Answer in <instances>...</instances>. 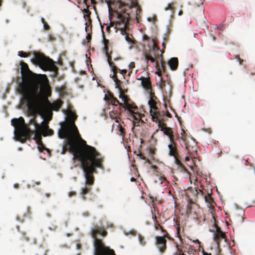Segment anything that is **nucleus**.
<instances>
[{"mask_svg": "<svg viewBox=\"0 0 255 255\" xmlns=\"http://www.w3.org/2000/svg\"><path fill=\"white\" fill-rule=\"evenodd\" d=\"M21 71L22 76L29 81L19 85V93L26 103L28 111L31 115L48 109V78L46 75L33 73L27 64L22 62Z\"/></svg>", "mask_w": 255, "mask_h": 255, "instance_id": "f257e3e1", "label": "nucleus"}, {"mask_svg": "<svg viewBox=\"0 0 255 255\" xmlns=\"http://www.w3.org/2000/svg\"><path fill=\"white\" fill-rule=\"evenodd\" d=\"M65 138L69 151L73 154V159H78L81 162L86 184L93 185L95 181L93 174L97 172L96 168H104V157L95 147L87 144L86 141L80 136L78 129L66 135Z\"/></svg>", "mask_w": 255, "mask_h": 255, "instance_id": "f03ea898", "label": "nucleus"}, {"mask_svg": "<svg viewBox=\"0 0 255 255\" xmlns=\"http://www.w3.org/2000/svg\"><path fill=\"white\" fill-rule=\"evenodd\" d=\"M42 119L41 125L36 121V114L32 115L33 118L30 120L29 125L34 126V130H31L25 124L22 117L11 120V125L14 127V134L16 139L21 142H24L27 139H30L31 135H34V139L38 144V148L40 152V158L46 160L45 157L42 155L43 150L48 152V148L44 146L41 140V136H48V109L42 111L37 112Z\"/></svg>", "mask_w": 255, "mask_h": 255, "instance_id": "7ed1b4c3", "label": "nucleus"}, {"mask_svg": "<svg viewBox=\"0 0 255 255\" xmlns=\"http://www.w3.org/2000/svg\"><path fill=\"white\" fill-rule=\"evenodd\" d=\"M106 237L108 232L103 226L95 225L91 230V235L94 239V255H116L113 249L105 245L103 241L98 238V235Z\"/></svg>", "mask_w": 255, "mask_h": 255, "instance_id": "20e7f679", "label": "nucleus"}, {"mask_svg": "<svg viewBox=\"0 0 255 255\" xmlns=\"http://www.w3.org/2000/svg\"><path fill=\"white\" fill-rule=\"evenodd\" d=\"M73 106L68 102L67 109L62 110L67 117L66 121L61 123V128L58 131V136L60 138H65L66 135L78 129L75 124L78 116L73 111Z\"/></svg>", "mask_w": 255, "mask_h": 255, "instance_id": "39448f33", "label": "nucleus"}, {"mask_svg": "<svg viewBox=\"0 0 255 255\" xmlns=\"http://www.w3.org/2000/svg\"><path fill=\"white\" fill-rule=\"evenodd\" d=\"M117 14L118 20L116 23V28L120 29L122 35H127L126 28L129 22V15L125 11L123 13L117 12Z\"/></svg>", "mask_w": 255, "mask_h": 255, "instance_id": "423d86ee", "label": "nucleus"}, {"mask_svg": "<svg viewBox=\"0 0 255 255\" xmlns=\"http://www.w3.org/2000/svg\"><path fill=\"white\" fill-rule=\"evenodd\" d=\"M120 94L119 98L124 102V104L120 103V107L127 110L128 111H131V109L137 110V106L127 96L122 92V90L119 88Z\"/></svg>", "mask_w": 255, "mask_h": 255, "instance_id": "0eeeda50", "label": "nucleus"}, {"mask_svg": "<svg viewBox=\"0 0 255 255\" xmlns=\"http://www.w3.org/2000/svg\"><path fill=\"white\" fill-rule=\"evenodd\" d=\"M166 238L171 239L168 233L164 234L162 236H155V245L161 254L164 253L166 250Z\"/></svg>", "mask_w": 255, "mask_h": 255, "instance_id": "6e6552de", "label": "nucleus"}, {"mask_svg": "<svg viewBox=\"0 0 255 255\" xmlns=\"http://www.w3.org/2000/svg\"><path fill=\"white\" fill-rule=\"evenodd\" d=\"M34 58L32 59V61L39 65L43 70L48 71V57L39 52H34Z\"/></svg>", "mask_w": 255, "mask_h": 255, "instance_id": "1a4fd4ad", "label": "nucleus"}, {"mask_svg": "<svg viewBox=\"0 0 255 255\" xmlns=\"http://www.w3.org/2000/svg\"><path fill=\"white\" fill-rule=\"evenodd\" d=\"M176 139L172 140L170 141V143L168 145L169 149L168 155L176 157L178 155V149H177V143L176 141Z\"/></svg>", "mask_w": 255, "mask_h": 255, "instance_id": "9d476101", "label": "nucleus"}, {"mask_svg": "<svg viewBox=\"0 0 255 255\" xmlns=\"http://www.w3.org/2000/svg\"><path fill=\"white\" fill-rule=\"evenodd\" d=\"M214 226L216 228V233L214 234V240L217 244H219L221 239H225L226 235L216 223L214 224Z\"/></svg>", "mask_w": 255, "mask_h": 255, "instance_id": "9b49d317", "label": "nucleus"}, {"mask_svg": "<svg viewBox=\"0 0 255 255\" xmlns=\"http://www.w3.org/2000/svg\"><path fill=\"white\" fill-rule=\"evenodd\" d=\"M49 71L52 72L51 77H55L58 73V68L56 65V62L49 57Z\"/></svg>", "mask_w": 255, "mask_h": 255, "instance_id": "f8f14e48", "label": "nucleus"}, {"mask_svg": "<svg viewBox=\"0 0 255 255\" xmlns=\"http://www.w3.org/2000/svg\"><path fill=\"white\" fill-rule=\"evenodd\" d=\"M161 131L163 132L164 135L168 136L169 141L177 139V137L174 134V132L171 128L168 127L166 128H162Z\"/></svg>", "mask_w": 255, "mask_h": 255, "instance_id": "ddd939ff", "label": "nucleus"}, {"mask_svg": "<svg viewBox=\"0 0 255 255\" xmlns=\"http://www.w3.org/2000/svg\"><path fill=\"white\" fill-rule=\"evenodd\" d=\"M63 102L61 100L58 99L53 103L50 102V109L52 111H58L62 106Z\"/></svg>", "mask_w": 255, "mask_h": 255, "instance_id": "4468645a", "label": "nucleus"}, {"mask_svg": "<svg viewBox=\"0 0 255 255\" xmlns=\"http://www.w3.org/2000/svg\"><path fill=\"white\" fill-rule=\"evenodd\" d=\"M170 69L172 71L176 70L178 66V59L177 57L171 58L168 62Z\"/></svg>", "mask_w": 255, "mask_h": 255, "instance_id": "2eb2a0df", "label": "nucleus"}, {"mask_svg": "<svg viewBox=\"0 0 255 255\" xmlns=\"http://www.w3.org/2000/svg\"><path fill=\"white\" fill-rule=\"evenodd\" d=\"M141 84L142 87L146 90L149 91L152 88L151 82L150 81V78L149 76L145 78V80H144L142 82H141Z\"/></svg>", "mask_w": 255, "mask_h": 255, "instance_id": "dca6fc26", "label": "nucleus"}, {"mask_svg": "<svg viewBox=\"0 0 255 255\" xmlns=\"http://www.w3.org/2000/svg\"><path fill=\"white\" fill-rule=\"evenodd\" d=\"M17 239L18 241L20 243L21 245H23V242H28L29 241V239L28 237L26 236V233L24 232L20 233L19 235L17 237Z\"/></svg>", "mask_w": 255, "mask_h": 255, "instance_id": "f3484780", "label": "nucleus"}, {"mask_svg": "<svg viewBox=\"0 0 255 255\" xmlns=\"http://www.w3.org/2000/svg\"><path fill=\"white\" fill-rule=\"evenodd\" d=\"M150 115L152 117V120L154 122L158 124L160 121V119L158 118V116H160V112L158 110L150 111Z\"/></svg>", "mask_w": 255, "mask_h": 255, "instance_id": "a211bd4d", "label": "nucleus"}, {"mask_svg": "<svg viewBox=\"0 0 255 255\" xmlns=\"http://www.w3.org/2000/svg\"><path fill=\"white\" fill-rule=\"evenodd\" d=\"M156 99H150L148 103L150 107V111H157L158 108L156 106V102L155 100Z\"/></svg>", "mask_w": 255, "mask_h": 255, "instance_id": "6ab92c4d", "label": "nucleus"}, {"mask_svg": "<svg viewBox=\"0 0 255 255\" xmlns=\"http://www.w3.org/2000/svg\"><path fill=\"white\" fill-rule=\"evenodd\" d=\"M136 110L131 109V111H128L130 114L132 115V117L134 120L139 121L141 119V115L138 112H135Z\"/></svg>", "mask_w": 255, "mask_h": 255, "instance_id": "aec40b11", "label": "nucleus"}, {"mask_svg": "<svg viewBox=\"0 0 255 255\" xmlns=\"http://www.w3.org/2000/svg\"><path fill=\"white\" fill-rule=\"evenodd\" d=\"M57 90L59 93V94L61 97H63L65 95H67V88L65 86L57 87Z\"/></svg>", "mask_w": 255, "mask_h": 255, "instance_id": "412c9836", "label": "nucleus"}, {"mask_svg": "<svg viewBox=\"0 0 255 255\" xmlns=\"http://www.w3.org/2000/svg\"><path fill=\"white\" fill-rule=\"evenodd\" d=\"M112 71L113 72V75H110V77L113 78V79L118 78L117 77V71H118V68L116 67V66H113L112 67H111Z\"/></svg>", "mask_w": 255, "mask_h": 255, "instance_id": "4be33fe9", "label": "nucleus"}, {"mask_svg": "<svg viewBox=\"0 0 255 255\" xmlns=\"http://www.w3.org/2000/svg\"><path fill=\"white\" fill-rule=\"evenodd\" d=\"M112 52L111 51L108 54V55H106V56L107 57V60L108 63L111 67H112L113 66H116L115 64L112 61Z\"/></svg>", "mask_w": 255, "mask_h": 255, "instance_id": "5701e85b", "label": "nucleus"}, {"mask_svg": "<svg viewBox=\"0 0 255 255\" xmlns=\"http://www.w3.org/2000/svg\"><path fill=\"white\" fill-rule=\"evenodd\" d=\"M167 125L165 123L163 120H160V121L158 123V126L160 130L161 131L162 128H166L167 127Z\"/></svg>", "mask_w": 255, "mask_h": 255, "instance_id": "b1692460", "label": "nucleus"}, {"mask_svg": "<svg viewBox=\"0 0 255 255\" xmlns=\"http://www.w3.org/2000/svg\"><path fill=\"white\" fill-rule=\"evenodd\" d=\"M109 103L114 106H118L120 104V102L118 100V99L115 98V99H113L112 100L109 101Z\"/></svg>", "mask_w": 255, "mask_h": 255, "instance_id": "393cba45", "label": "nucleus"}, {"mask_svg": "<svg viewBox=\"0 0 255 255\" xmlns=\"http://www.w3.org/2000/svg\"><path fill=\"white\" fill-rule=\"evenodd\" d=\"M65 145L63 146V149H62V152H61L62 154H65V152L68 150L69 151V147L67 145V143H66V139L65 140Z\"/></svg>", "mask_w": 255, "mask_h": 255, "instance_id": "a878e982", "label": "nucleus"}, {"mask_svg": "<svg viewBox=\"0 0 255 255\" xmlns=\"http://www.w3.org/2000/svg\"><path fill=\"white\" fill-rule=\"evenodd\" d=\"M145 57L146 60H150L152 63H156L155 59L152 57L151 55L146 54Z\"/></svg>", "mask_w": 255, "mask_h": 255, "instance_id": "bb28decb", "label": "nucleus"}, {"mask_svg": "<svg viewBox=\"0 0 255 255\" xmlns=\"http://www.w3.org/2000/svg\"><path fill=\"white\" fill-rule=\"evenodd\" d=\"M155 67L157 69V71L156 72V74L159 76H161V70L159 69V64H158V63L157 62H156L155 63Z\"/></svg>", "mask_w": 255, "mask_h": 255, "instance_id": "cd10ccee", "label": "nucleus"}, {"mask_svg": "<svg viewBox=\"0 0 255 255\" xmlns=\"http://www.w3.org/2000/svg\"><path fill=\"white\" fill-rule=\"evenodd\" d=\"M175 158V163L180 167H184L183 164L177 158V156L176 157H174Z\"/></svg>", "mask_w": 255, "mask_h": 255, "instance_id": "c85d7f7f", "label": "nucleus"}, {"mask_svg": "<svg viewBox=\"0 0 255 255\" xmlns=\"http://www.w3.org/2000/svg\"><path fill=\"white\" fill-rule=\"evenodd\" d=\"M146 92L149 93L150 99H157V97L155 96L154 93L152 92V88L149 91H146Z\"/></svg>", "mask_w": 255, "mask_h": 255, "instance_id": "c756f323", "label": "nucleus"}, {"mask_svg": "<svg viewBox=\"0 0 255 255\" xmlns=\"http://www.w3.org/2000/svg\"><path fill=\"white\" fill-rule=\"evenodd\" d=\"M18 55L21 57H27L28 56L29 54L23 51H20L18 52Z\"/></svg>", "mask_w": 255, "mask_h": 255, "instance_id": "7c9ffc66", "label": "nucleus"}, {"mask_svg": "<svg viewBox=\"0 0 255 255\" xmlns=\"http://www.w3.org/2000/svg\"><path fill=\"white\" fill-rule=\"evenodd\" d=\"M114 82H115L116 87L119 88L122 84L121 81L120 80H119L118 78L114 79Z\"/></svg>", "mask_w": 255, "mask_h": 255, "instance_id": "2f4dec72", "label": "nucleus"}, {"mask_svg": "<svg viewBox=\"0 0 255 255\" xmlns=\"http://www.w3.org/2000/svg\"><path fill=\"white\" fill-rule=\"evenodd\" d=\"M173 3H169L168 5L165 8V10H168L170 9L173 11L174 10V7H173Z\"/></svg>", "mask_w": 255, "mask_h": 255, "instance_id": "473e14b6", "label": "nucleus"}, {"mask_svg": "<svg viewBox=\"0 0 255 255\" xmlns=\"http://www.w3.org/2000/svg\"><path fill=\"white\" fill-rule=\"evenodd\" d=\"M90 190V188H89L88 187L84 188L82 189L81 193L83 195H84L87 194L89 192Z\"/></svg>", "mask_w": 255, "mask_h": 255, "instance_id": "72a5a7b5", "label": "nucleus"}, {"mask_svg": "<svg viewBox=\"0 0 255 255\" xmlns=\"http://www.w3.org/2000/svg\"><path fill=\"white\" fill-rule=\"evenodd\" d=\"M52 110L50 109V102L49 101V122L52 119L53 113Z\"/></svg>", "mask_w": 255, "mask_h": 255, "instance_id": "f704fd0d", "label": "nucleus"}, {"mask_svg": "<svg viewBox=\"0 0 255 255\" xmlns=\"http://www.w3.org/2000/svg\"><path fill=\"white\" fill-rule=\"evenodd\" d=\"M195 4L197 6H199L200 5L202 4L204 2V0H194Z\"/></svg>", "mask_w": 255, "mask_h": 255, "instance_id": "c9c22d12", "label": "nucleus"}, {"mask_svg": "<svg viewBox=\"0 0 255 255\" xmlns=\"http://www.w3.org/2000/svg\"><path fill=\"white\" fill-rule=\"evenodd\" d=\"M153 41H154V40H153ZM153 50L154 51H158L159 50V47H158V46L156 44V43L153 41Z\"/></svg>", "mask_w": 255, "mask_h": 255, "instance_id": "e433bc0d", "label": "nucleus"}, {"mask_svg": "<svg viewBox=\"0 0 255 255\" xmlns=\"http://www.w3.org/2000/svg\"><path fill=\"white\" fill-rule=\"evenodd\" d=\"M41 21L43 23V26H44V29L45 30H47L48 29V24H47V23L46 22V21H45V20L43 18H41Z\"/></svg>", "mask_w": 255, "mask_h": 255, "instance_id": "4c0bfd02", "label": "nucleus"}, {"mask_svg": "<svg viewBox=\"0 0 255 255\" xmlns=\"http://www.w3.org/2000/svg\"><path fill=\"white\" fill-rule=\"evenodd\" d=\"M146 77H144L142 76H139V75L137 76V80L141 81V82H142L144 80H145Z\"/></svg>", "mask_w": 255, "mask_h": 255, "instance_id": "58836bf2", "label": "nucleus"}, {"mask_svg": "<svg viewBox=\"0 0 255 255\" xmlns=\"http://www.w3.org/2000/svg\"><path fill=\"white\" fill-rule=\"evenodd\" d=\"M114 23L115 22H113V21H110V25L109 26H107V27H106V30L108 31H110V27L111 26H113L114 25Z\"/></svg>", "mask_w": 255, "mask_h": 255, "instance_id": "ea45409f", "label": "nucleus"}, {"mask_svg": "<svg viewBox=\"0 0 255 255\" xmlns=\"http://www.w3.org/2000/svg\"><path fill=\"white\" fill-rule=\"evenodd\" d=\"M109 40L107 39L104 36H103V43L104 46L108 45L109 44Z\"/></svg>", "mask_w": 255, "mask_h": 255, "instance_id": "a19ab883", "label": "nucleus"}, {"mask_svg": "<svg viewBox=\"0 0 255 255\" xmlns=\"http://www.w3.org/2000/svg\"><path fill=\"white\" fill-rule=\"evenodd\" d=\"M236 59L239 61L240 64L242 65L243 64V60L242 59L240 58V57L239 55L236 56Z\"/></svg>", "mask_w": 255, "mask_h": 255, "instance_id": "79ce46f5", "label": "nucleus"}, {"mask_svg": "<svg viewBox=\"0 0 255 255\" xmlns=\"http://www.w3.org/2000/svg\"><path fill=\"white\" fill-rule=\"evenodd\" d=\"M108 50H109L108 45L104 46V51H105L106 55H108V54L109 53Z\"/></svg>", "mask_w": 255, "mask_h": 255, "instance_id": "37998d69", "label": "nucleus"}, {"mask_svg": "<svg viewBox=\"0 0 255 255\" xmlns=\"http://www.w3.org/2000/svg\"><path fill=\"white\" fill-rule=\"evenodd\" d=\"M120 131L121 132L122 135L124 136L125 134V128L121 126L120 128Z\"/></svg>", "mask_w": 255, "mask_h": 255, "instance_id": "c03bdc74", "label": "nucleus"}, {"mask_svg": "<svg viewBox=\"0 0 255 255\" xmlns=\"http://www.w3.org/2000/svg\"><path fill=\"white\" fill-rule=\"evenodd\" d=\"M135 67V63L133 62H131L129 64V69H132Z\"/></svg>", "mask_w": 255, "mask_h": 255, "instance_id": "a18cd8bd", "label": "nucleus"}, {"mask_svg": "<svg viewBox=\"0 0 255 255\" xmlns=\"http://www.w3.org/2000/svg\"><path fill=\"white\" fill-rule=\"evenodd\" d=\"M125 38L126 41H127L128 42H131L132 39L127 34L125 36Z\"/></svg>", "mask_w": 255, "mask_h": 255, "instance_id": "49530a36", "label": "nucleus"}, {"mask_svg": "<svg viewBox=\"0 0 255 255\" xmlns=\"http://www.w3.org/2000/svg\"><path fill=\"white\" fill-rule=\"evenodd\" d=\"M158 226H159V228L161 230V232L164 233V234H166V233H168L167 231L163 228L162 226H161L159 224H158Z\"/></svg>", "mask_w": 255, "mask_h": 255, "instance_id": "de8ad7c7", "label": "nucleus"}, {"mask_svg": "<svg viewBox=\"0 0 255 255\" xmlns=\"http://www.w3.org/2000/svg\"><path fill=\"white\" fill-rule=\"evenodd\" d=\"M119 71H120V73L124 76V75L127 73V70L123 69V70H120L119 69Z\"/></svg>", "mask_w": 255, "mask_h": 255, "instance_id": "09e8293b", "label": "nucleus"}, {"mask_svg": "<svg viewBox=\"0 0 255 255\" xmlns=\"http://www.w3.org/2000/svg\"><path fill=\"white\" fill-rule=\"evenodd\" d=\"M76 193L75 192H74V191H71V192H70L69 193V196L70 197H71L73 196L76 195Z\"/></svg>", "mask_w": 255, "mask_h": 255, "instance_id": "8fccbe9b", "label": "nucleus"}, {"mask_svg": "<svg viewBox=\"0 0 255 255\" xmlns=\"http://www.w3.org/2000/svg\"><path fill=\"white\" fill-rule=\"evenodd\" d=\"M48 38H49V41H53L54 40H55V38L53 37L50 34H49V37H48Z\"/></svg>", "mask_w": 255, "mask_h": 255, "instance_id": "3c124183", "label": "nucleus"}, {"mask_svg": "<svg viewBox=\"0 0 255 255\" xmlns=\"http://www.w3.org/2000/svg\"><path fill=\"white\" fill-rule=\"evenodd\" d=\"M176 248H177V252L176 253H177V254H180L182 253V250L181 249H179L178 248L177 246H176Z\"/></svg>", "mask_w": 255, "mask_h": 255, "instance_id": "603ef678", "label": "nucleus"}, {"mask_svg": "<svg viewBox=\"0 0 255 255\" xmlns=\"http://www.w3.org/2000/svg\"><path fill=\"white\" fill-rule=\"evenodd\" d=\"M162 47H163V49L162 51H160L161 52V54H162L164 52V49L165 48V47H166V45H165V43L164 42L162 43ZM161 55H160V56H161Z\"/></svg>", "mask_w": 255, "mask_h": 255, "instance_id": "864d4df0", "label": "nucleus"}, {"mask_svg": "<svg viewBox=\"0 0 255 255\" xmlns=\"http://www.w3.org/2000/svg\"><path fill=\"white\" fill-rule=\"evenodd\" d=\"M109 101H111V100H112L113 99H115V97H114V95H113V94H111L110 93L109 94Z\"/></svg>", "mask_w": 255, "mask_h": 255, "instance_id": "5fc2aeb1", "label": "nucleus"}, {"mask_svg": "<svg viewBox=\"0 0 255 255\" xmlns=\"http://www.w3.org/2000/svg\"><path fill=\"white\" fill-rule=\"evenodd\" d=\"M54 134V131L52 129L49 128V136L52 135Z\"/></svg>", "mask_w": 255, "mask_h": 255, "instance_id": "6e6d98bb", "label": "nucleus"}, {"mask_svg": "<svg viewBox=\"0 0 255 255\" xmlns=\"http://www.w3.org/2000/svg\"><path fill=\"white\" fill-rule=\"evenodd\" d=\"M187 207V212H191V206H190V205L189 204H188V205H187V207Z\"/></svg>", "mask_w": 255, "mask_h": 255, "instance_id": "4d7b16f0", "label": "nucleus"}, {"mask_svg": "<svg viewBox=\"0 0 255 255\" xmlns=\"http://www.w3.org/2000/svg\"><path fill=\"white\" fill-rule=\"evenodd\" d=\"M92 38V36L90 34H88L87 36H86V39L88 40H90Z\"/></svg>", "mask_w": 255, "mask_h": 255, "instance_id": "13d9d810", "label": "nucleus"}, {"mask_svg": "<svg viewBox=\"0 0 255 255\" xmlns=\"http://www.w3.org/2000/svg\"><path fill=\"white\" fill-rule=\"evenodd\" d=\"M166 115L168 118H171L172 117L171 114L168 111L166 112Z\"/></svg>", "mask_w": 255, "mask_h": 255, "instance_id": "bf43d9fd", "label": "nucleus"}, {"mask_svg": "<svg viewBox=\"0 0 255 255\" xmlns=\"http://www.w3.org/2000/svg\"><path fill=\"white\" fill-rule=\"evenodd\" d=\"M140 158L142 159L145 160L146 159V158L143 156L141 153H140L139 154Z\"/></svg>", "mask_w": 255, "mask_h": 255, "instance_id": "052dcab7", "label": "nucleus"}, {"mask_svg": "<svg viewBox=\"0 0 255 255\" xmlns=\"http://www.w3.org/2000/svg\"><path fill=\"white\" fill-rule=\"evenodd\" d=\"M161 67H162V68L163 71H165V66L164 63L163 62H162Z\"/></svg>", "mask_w": 255, "mask_h": 255, "instance_id": "680f3d73", "label": "nucleus"}, {"mask_svg": "<svg viewBox=\"0 0 255 255\" xmlns=\"http://www.w3.org/2000/svg\"><path fill=\"white\" fill-rule=\"evenodd\" d=\"M104 100L105 101H109V97H108V96L106 94L105 95V97H104Z\"/></svg>", "mask_w": 255, "mask_h": 255, "instance_id": "e2e57ef3", "label": "nucleus"}, {"mask_svg": "<svg viewBox=\"0 0 255 255\" xmlns=\"http://www.w3.org/2000/svg\"><path fill=\"white\" fill-rule=\"evenodd\" d=\"M143 39L146 40H149V38L146 35H144L143 36Z\"/></svg>", "mask_w": 255, "mask_h": 255, "instance_id": "0e129e2a", "label": "nucleus"}, {"mask_svg": "<svg viewBox=\"0 0 255 255\" xmlns=\"http://www.w3.org/2000/svg\"><path fill=\"white\" fill-rule=\"evenodd\" d=\"M203 255H211V254L205 252L204 250L202 251Z\"/></svg>", "mask_w": 255, "mask_h": 255, "instance_id": "69168bd1", "label": "nucleus"}, {"mask_svg": "<svg viewBox=\"0 0 255 255\" xmlns=\"http://www.w3.org/2000/svg\"><path fill=\"white\" fill-rule=\"evenodd\" d=\"M158 224H158L157 225L155 224L154 227H155V229L156 230H159V229H160L159 228V226H158Z\"/></svg>", "mask_w": 255, "mask_h": 255, "instance_id": "338daca9", "label": "nucleus"}, {"mask_svg": "<svg viewBox=\"0 0 255 255\" xmlns=\"http://www.w3.org/2000/svg\"><path fill=\"white\" fill-rule=\"evenodd\" d=\"M120 7L124 6L126 5L125 3L123 2H122L120 1Z\"/></svg>", "mask_w": 255, "mask_h": 255, "instance_id": "774afa93", "label": "nucleus"}]
</instances>
